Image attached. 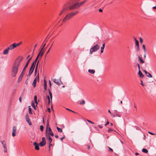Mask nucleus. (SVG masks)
<instances>
[{
    "label": "nucleus",
    "mask_w": 156,
    "mask_h": 156,
    "mask_svg": "<svg viewBox=\"0 0 156 156\" xmlns=\"http://www.w3.org/2000/svg\"><path fill=\"white\" fill-rule=\"evenodd\" d=\"M86 2V0H85L82 2L74 3L73 0H70L68 1L64 5L59 15H60L61 14L65 12L68 10H72L79 8Z\"/></svg>",
    "instance_id": "f257e3e1"
},
{
    "label": "nucleus",
    "mask_w": 156,
    "mask_h": 156,
    "mask_svg": "<svg viewBox=\"0 0 156 156\" xmlns=\"http://www.w3.org/2000/svg\"><path fill=\"white\" fill-rule=\"evenodd\" d=\"M19 66L18 64L14 63L11 69V76L12 77H15L16 75Z\"/></svg>",
    "instance_id": "f03ea898"
},
{
    "label": "nucleus",
    "mask_w": 156,
    "mask_h": 156,
    "mask_svg": "<svg viewBox=\"0 0 156 156\" xmlns=\"http://www.w3.org/2000/svg\"><path fill=\"white\" fill-rule=\"evenodd\" d=\"M79 11H77L74 12H70L68 13L67 15L63 19L62 21L63 22H66L67 20H69L72 18Z\"/></svg>",
    "instance_id": "7ed1b4c3"
},
{
    "label": "nucleus",
    "mask_w": 156,
    "mask_h": 156,
    "mask_svg": "<svg viewBox=\"0 0 156 156\" xmlns=\"http://www.w3.org/2000/svg\"><path fill=\"white\" fill-rule=\"evenodd\" d=\"M99 46L98 44H96L94 46L90 49V54H91L93 52L97 51L99 48Z\"/></svg>",
    "instance_id": "20e7f679"
},
{
    "label": "nucleus",
    "mask_w": 156,
    "mask_h": 156,
    "mask_svg": "<svg viewBox=\"0 0 156 156\" xmlns=\"http://www.w3.org/2000/svg\"><path fill=\"white\" fill-rule=\"evenodd\" d=\"M53 81L55 83L58 85L62 84V83L61 80L60 78L59 79V80L56 79H53Z\"/></svg>",
    "instance_id": "39448f33"
},
{
    "label": "nucleus",
    "mask_w": 156,
    "mask_h": 156,
    "mask_svg": "<svg viewBox=\"0 0 156 156\" xmlns=\"http://www.w3.org/2000/svg\"><path fill=\"white\" fill-rule=\"evenodd\" d=\"M46 129V133L48 132H49L51 131V128L49 126V122H48H48L47 123Z\"/></svg>",
    "instance_id": "423d86ee"
},
{
    "label": "nucleus",
    "mask_w": 156,
    "mask_h": 156,
    "mask_svg": "<svg viewBox=\"0 0 156 156\" xmlns=\"http://www.w3.org/2000/svg\"><path fill=\"white\" fill-rule=\"evenodd\" d=\"M16 128L15 126H14L12 128V136L13 137H14L16 133Z\"/></svg>",
    "instance_id": "0eeeda50"
},
{
    "label": "nucleus",
    "mask_w": 156,
    "mask_h": 156,
    "mask_svg": "<svg viewBox=\"0 0 156 156\" xmlns=\"http://www.w3.org/2000/svg\"><path fill=\"white\" fill-rule=\"evenodd\" d=\"M25 117L26 121L28 122L29 125H32V123L30 121V119L28 117V115L27 114H26Z\"/></svg>",
    "instance_id": "6e6552de"
},
{
    "label": "nucleus",
    "mask_w": 156,
    "mask_h": 156,
    "mask_svg": "<svg viewBox=\"0 0 156 156\" xmlns=\"http://www.w3.org/2000/svg\"><path fill=\"white\" fill-rule=\"evenodd\" d=\"M23 59V57H21V58L19 60L18 59H16L14 63H16V64H18V65L19 66L20 63L22 62Z\"/></svg>",
    "instance_id": "1a4fd4ad"
},
{
    "label": "nucleus",
    "mask_w": 156,
    "mask_h": 156,
    "mask_svg": "<svg viewBox=\"0 0 156 156\" xmlns=\"http://www.w3.org/2000/svg\"><path fill=\"white\" fill-rule=\"evenodd\" d=\"M9 50H12V49L16 48V46L15 45V43L9 46V47H8Z\"/></svg>",
    "instance_id": "9d476101"
},
{
    "label": "nucleus",
    "mask_w": 156,
    "mask_h": 156,
    "mask_svg": "<svg viewBox=\"0 0 156 156\" xmlns=\"http://www.w3.org/2000/svg\"><path fill=\"white\" fill-rule=\"evenodd\" d=\"M34 145L35 146V149L37 150H39V144L36 142L34 143Z\"/></svg>",
    "instance_id": "9b49d317"
},
{
    "label": "nucleus",
    "mask_w": 156,
    "mask_h": 156,
    "mask_svg": "<svg viewBox=\"0 0 156 156\" xmlns=\"http://www.w3.org/2000/svg\"><path fill=\"white\" fill-rule=\"evenodd\" d=\"M138 61H139L140 63L141 64H143L144 63V61L143 60V59L141 58L139 56H138Z\"/></svg>",
    "instance_id": "f8f14e48"
},
{
    "label": "nucleus",
    "mask_w": 156,
    "mask_h": 156,
    "mask_svg": "<svg viewBox=\"0 0 156 156\" xmlns=\"http://www.w3.org/2000/svg\"><path fill=\"white\" fill-rule=\"evenodd\" d=\"M45 44L44 45H43V47H42V48H41V51H40V52H39V54L37 56V57L36 58L37 59H38V58H39V56H40V53H41V52L42 51V50L43 49L44 47L45 46Z\"/></svg>",
    "instance_id": "ddd939ff"
},
{
    "label": "nucleus",
    "mask_w": 156,
    "mask_h": 156,
    "mask_svg": "<svg viewBox=\"0 0 156 156\" xmlns=\"http://www.w3.org/2000/svg\"><path fill=\"white\" fill-rule=\"evenodd\" d=\"M45 44L44 45H43V47H42V48H41V51H40V52H39V54L37 56V57L36 58L37 59H38V58H39V56H40V53H41V52L42 51V50L43 49L44 47L45 46Z\"/></svg>",
    "instance_id": "4468645a"
},
{
    "label": "nucleus",
    "mask_w": 156,
    "mask_h": 156,
    "mask_svg": "<svg viewBox=\"0 0 156 156\" xmlns=\"http://www.w3.org/2000/svg\"><path fill=\"white\" fill-rule=\"evenodd\" d=\"M45 44L44 45H43V47H42V48H41V51H40V52H39V54L37 56V57L36 58L37 59H38V58H39V56H40V53H41V52L42 51V50L43 49L44 47L45 46Z\"/></svg>",
    "instance_id": "2eb2a0df"
},
{
    "label": "nucleus",
    "mask_w": 156,
    "mask_h": 156,
    "mask_svg": "<svg viewBox=\"0 0 156 156\" xmlns=\"http://www.w3.org/2000/svg\"><path fill=\"white\" fill-rule=\"evenodd\" d=\"M45 44L44 45H43V47H42V48H41V51H40V52H39V54L37 56V57L36 58L37 59H38V58H39V56H40V53H41V52L42 51V50L43 49L44 47L45 46Z\"/></svg>",
    "instance_id": "dca6fc26"
},
{
    "label": "nucleus",
    "mask_w": 156,
    "mask_h": 156,
    "mask_svg": "<svg viewBox=\"0 0 156 156\" xmlns=\"http://www.w3.org/2000/svg\"><path fill=\"white\" fill-rule=\"evenodd\" d=\"M1 143L3 145L4 148H6L7 146L6 144L5 141H1Z\"/></svg>",
    "instance_id": "f3484780"
},
{
    "label": "nucleus",
    "mask_w": 156,
    "mask_h": 156,
    "mask_svg": "<svg viewBox=\"0 0 156 156\" xmlns=\"http://www.w3.org/2000/svg\"><path fill=\"white\" fill-rule=\"evenodd\" d=\"M9 50V49L8 47L7 48H6L4 51L3 54L4 55L7 54L8 53Z\"/></svg>",
    "instance_id": "a211bd4d"
},
{
    "label": "nucleus",
    "mask_w": 156,
    "mask_h": 156,
    "mask_svg": "<svg viewBox=\"0 0 156 156\" xmlns=\"http://www.w3.org/2000/svg\"><path fill=\"white\" fill-rule=\"evenodd\" d=\"M33 56V55H32V56L27 61V62L26 64H25V66H26V67H28V66L29 63L30 61L31 60V59H32V58Z\"/></svg>",
    "instance_id": "6ab92c4d"
},
{
    "label": "nucleus",
    "mask_w": 156,
    "mask_h": 156,
    "mask_svg": "<svg viewBox=\"0 0 156 156\" xmlns=\"http://www.w3.org/2000/svg\"><path fill=\"white\" fill-rule=\"evenodd\" d=\"M138 74L139 75L140 77L141 78L144 77V76L142 72L140 71V70H139Z\"/></svg>",
    "instance_id": "aec40b11"
},
{
    "label": "nucleus",
    "mask_w": 156,
    "mask_h": 156,
    "mask_svg": "<svg viewBox=\"0 0 156 156\" xmlns=\"http://www.w3.org/2000/svg\"><path fill=\"white\" fill-rule=\"evenodd\" d=\"M48 140L49 143H51L52 141V139L50 136H47Z\"/></svg>",
    "instance_id": "412c9836"
},
{
    "label": "nucleus",
    "mask_w": 156,
    "mask_h": 156,
    "mask_svg": "<svg viewBox=\"0 0 156 156\" xmlns=\"http://www.w3.org/2000/svg\"><path fill=\"white\" fill-rule=\"evenodd\" d=\"M24 75V74H23V75H22V73H21V74L19 78V79L18 80V82L19 83L20 82V81L21 80L22 78L23 77Z\"/></svg>",
    "instance_id": "4be33fe9"
},
{
    "label": "nucleus",
    "mask_w": 156,
    "mask_h": 156,
    "mask_svg": "<svg viewBox=\"0 0 156 156\" xmlns=\"http://www.w3.org/2000/svg\"><path fill=\"white\" fill-rule=\"evenodd\" d=\"M114 114L116 115V116L120 117L121 116L119 114V112L117 110H115Z\"/></svg>",
    "instance_id": "5701e85b"
},
{
    "label": "nucleus",
    "mask_w": 156,
    "mask_h": 156,
    "mask_svg": "<svg viewBox=\"0 0 156 156\" xmlns=\"http://www.w3.org/2000/svg\"><path fill=\"white\" fill-rule=\"evenodd\" d=\"M27 67H26V66H24V68L23 69L22 72L21 73L22 74H23L24 75V73L26 72V69H27Z\"/></svg>",
    "instance_id": "b1692460"
},
{
    "label": "nucleus",
    "mask_w": 156,
    "mask_h": 156,
    "mask_svg": "<svg viewBox=\"0 0 156 156\" xmlns=\"http://www.w3.org/2000/svg\"><path fill=\"white\" fill-rule=\"evenodd\" d=\"M37 82L36 78H35L34 80L32 85L34 87H36V83Z\"/></svg>",
    "instance_id": "393cba45"
},
{
    "label": "nucleus",
    "mask_w": 156,
    "mask_h": 156,
    "mask_svg": "<svg viewBox=\"0 0 156 156\" xmlns=\"http://www.w3.org/2000/svg\"><path fill=\"white\" fill-rule=\"evenodd\" d=\"M44 90H47V84L46 81L44 80Z\"/></svg>",
    "instance_id": "a878e982"
},
{
    "label": "nucleus",
    "mask_w": 156,
    "mask_h": 156,
    "mask_svg": "<svg viewBox=\"0 0 156 156\" xmlns=\"http://www.w3.org/2000/svg\"><path fill=\"white\" fill-rule=\"evenodd\" d=\"M46 133L47 136L51 135V136H53L54 135L53 133L51 131Z\"/></svg>",
    "instance_id": "bb28decb"
},
{
    "label": "nucleus",
    "mask_w": 156,
    "mask_h": 156,
    "mask_svg": "<svg viewBox=\"0 0 156 156\" xmlns=\"http://www.w3.org/2000/svg\"><path fill=\"white\" fill-rule=\"evenodd\" d=\"M105 43L103 44L102 45V46L101 47V53H102L103 52V50L105 48Z\"/></svg>",
    "instance_id": "cd10ccee"
},
{
    "label": "nucleus",
    "mask_w": 156,
    "mask_h": 156,
    "mask_svg": "<svg viewBox=\"0 0 156 156\" xmlns=\"http://www.w3.org/2000/svg\"><path fill=\"white\" fill-rule=\"evenodd\" d=\"M34 70V69L30 68V70L29 71V72L28 75H29L30 76L31 75V74H32Z\"/></svg>",
    "instance_id": "c85d7f7f"
},
{
    "label": "nucleus",
    "mask_w": 156,
    "mask_h": 156,
    "mask_svg": "<svg viewBox=\"0 0 156 156\" xmlns=\"http://www.w3.org/2000/svg\"><path fill=\"white\" fill-rule=\"evenodd\" d=\"M48 36L46 37V38L45 39V40H44V41L41 46V47L42 46V47H43L44 45L45 44H46V43L47 42V41H48Z\"/></svg>",
    "instance_id": "c756f323"
},
{
    "label": "nucleus",
    "mask_w": 156,
    "mask_h": 156,
    "mask_svg": "<svg viewBox=\"0 0 156 156\" xmlns=\"http://www.w3.org/2000/svg\"><path fill=\"white\" fill-rule=\"evenodd\" d=\"M88 72L91 74H94L95 72V71L94 69H89L88 71Z\"/></svg>",
    "instance_id": "7c9ffc66"
},
{
    "label": "nucleus",
    "mask_w": 156,
    "mask_h": 156,
    "mask_svg": "<svg viewBox=\"0 0 156 156\" xmlns=\"http://www.w3.org/2000/svg\"><path fill=\"white\" fill-rule=\"evenodd\" d=\"M44 53V51H42L41 52L40 54V56L39 57V60L41 59Z\"/></svg>",
    "instance_id": "2f4dec72"
},
{
    "label": "nucleus",
    "mask_w": 156,
    "mask_h": 156,
    "mask_svg": "<svg viewBox=\"0 0 156 156\" xmlns=\"http://www.w3.org/2000/svg\"><path fill=\"white\" fill-rule=\"evenodd\" d=\"M48 92H49V94L50 95V98L51 99V101L52 99V93H51V91L50 90V89H48Z\"/></svg>",
    "instance_id": "473e14b6"
},
{
    "label": "nucleus",
    "mask_w": 156,
    "mask_h": 156,
    "mask_svg": "<svg viewBox=\"0 0 156 156\" xmlns=\"http://www.w3.org/2000/svg\"><path fill=\"white\" fill-rule=\"evenodd\" d=\"M46 144L45 143H44L43 142H42V141H41L40 143H39V145L41 146V147H43Z\"/></svg>",
    "instance_id": "72a5a7b5"
},
{
    "label": "nucleus",
    "mask_w": 156,
    "mask_h": 156,
    "mask_svg": "<svg viewBox=\"0 0 156 156\" xmlns=\"http://www.w3.org/2000/svg\"><path fill=\"white\" fill-rule=\"evenodd\" d=\"M142 151L144 153H147L148 152V151L145 148H143L142 149Z\"/></svg>",
    "instance_id": "f704fd0d"
},
{
    "label": "nucleus",
    "mask_w": 156,
    "mask_h": 156,
    "mask_svg": "<svg viewBox=\"0 0 156 156\" xmlns=\"http://www.w3.org/2000/svg\"><path fill=\"white\" fill-rule=\"evenodd\" d=\"M134 40H135V42H136V46H139V41L138 40H136V39L135 38H134Z\"/></svg>",
    "instance_id": "c9c22d12"
},
{
    "label": "nucleus",
    "mask_w": 156,
    "mask_h": 156,
    "mask_svg": "<svg viewBox=\"0 0 156 156\" xmlns=\"http://www.w3.org/2000/svg\"><path fill=\"white\" fill-rule=\"evenodd\" d=\"M56 128H57V130H58V132H60V133L62 132V129H61L60 128H59L58 127H57Z\"/></svg>",
    "instance_id": "e433bc0d"
},
{
    "label": "nucleus",
    "mask_w": 156,
    "mask_h": 156,
    "mask_svg": "<svg viewBox=\"0 0 156 156\" xmlns=\"http://www.w3.org/2000/svg\"><path fill=\"white\" fill-rule=\"evenodd\" d=\"M31 105L32 107H33V108H34V109L36 110V108L35 106V104L33 102H32L31 103Z\"/></svg>",
    "instance_id": "4c0bfd02"
},
{
    "label": "nucleus",
    "mask_w": 156,
    "mask_h": 156,
    "mask_svg": "<svg viewBox=\"0 0 156 156\" xmlns=\"http://www.w3.org/2000/svg\"><path fill=\"white\" fill-rule=\"evenodd\" d=\"M42 142H43L44 143H45V144H46V140H45V138L44 137H43L42 138Z\"/></svg>",
    "instance_id": "58836bf2"
},
{
    "label": "nucleus",
    "mask_w": 156,
    "mask_h": 156,
    "mask_svg": "<svg viewBox=\"0 0 156 156\" xmlns=\"http://www.w3.org/2000/svg\"><path fill=\"white\" fill-rule=\"evenodd\" d=\"M29 113L30 114H32V113L31 111V109L30 108H29Z\"/></svg>",
    "instance_id": "ea45409f"
},
{
    "label": "nucleus",
    "mask_w": 156,
    "mask_h": 156,
    "mask_svg": "<svg viewBox=\"0 0 156 156\" xmlns=\"http://www.w3.org/2000/svg\"><path fill=\"white\" fill-rule=\"evenodd\" d=\"M143 48L144 50V51L145 52H146V49L145 46V45L143 44Z\"/></svg>",
    "instance_id": "a19ab883"
},
{
    "label": "nucleus",
    "mask_w": 156,
    "mask_h": 156,
    "mask_svg": "<svg viewBox=\"0 0 156 156\" xmlns=\"http://www.w3.org/2000/svg\"><path fill=\"white\" fill-rule=\"evenodd\" d=\"M147 76L150 77V78H151L152 77V75L149 73H147Z\"/></svg>",
    "instance_id": "79ce46f5"
},
{
    "label": "nucleus",
    "mask_w": 156,
    "mask_h": 156,
    "mask_svg": "<svg viewBox=\"0 0 156 156\" xmlns=\"http://www.w3.org/2000/svg\"><path fill=\"white\" fill-rule=\"evenodd\" d=\"M22 42H20L18 43H17V44H16L15 43V45L16 46V47H18L19 46H20Z\"/></svg>",
    "instance_id": "37998d69"
},
{
    "label": "nucleus",
    "mask_w": 156,
    "mask_h": 156,
    "mask_svg": "<svg viewBox=\"0 0 156 156\" xmlns=\"http://www.w3.org/2000/svg\"><path fill=\"white\" fill-rule=\"evenodd\" d=\"M44 127L43 126L41 125L40 126V129L41 131H43V130Z\"/></svg>",
    "instance_id": "c03bdc74"
},
{
    "label": "nucleus",
    "mask_w": 156,
    "mask_h": 156,
    "mask_svg": "<svg viewBox=\"0 0 156 156\" xmlns=\"http://www.w3.org/2000/svg\"><path fill=\"white\" fill-rule=\"evenodd\" d=\"M85 103V101L84 100H83L81 101L80 102V104L83 105Z\"/></svg>",
    "instance_id": "a18cd8bd"
},
{
    "label": "nucleus",
    "mask_w": 156,
    "mask_h": 156,
    "mask_svg": "<svg viewBox=\"0 0 156 156\" xmlns=\"http://www.w3.org/2000/svg\"><path fill=\"white\" fill-rule=\"evenodd\" d=\"M108 148L109 149V151H110H110L113 152V150L110 147H108Z\"/></svg>",
    "instance_id": "49530a36"
},
{
    "label": "nucleus",
    "mask_w": 156,
    "mask_h": 156,
    "mask_svg": "<svg viewBox=\"0 0 156 156\" xmlns=\"http://www.w3.org/2000/svg\"><path fill=\"white\" fill-rule=\"evenodd\" d=\"M49 85L50 87V89H51V83L50 80L49 81Z\"/></svg>",
    "instance_id": "de8ad7c7"
},
{
    "label": "nucleus",
    "mask_w": 156,
    "mask_h": 156,
    "mask_svg": "<svg viewBox=\"0 0 156 156\" xmlns=\"http://www.w3.org/2000/svg\"><path fill=\"white\" fill-rule=\"evenodd\" d=\"M36 62H33L32 64V66H35V65H36Z\"/></svg>",
    "instance_id": "09e8293b"
},
{
    "label": "nucleus",
    "mask_w": 156,
    "mask_h": 156,
    "mask_svg": "<svg viewBox=\"0 0 156 156\" xmlns=\"http://www.w3.org/2000/svg\"><path fill=\"white\" fill-rule=\"evenodd\" d=\"M65 138V136L64 135L63 136L60 138V140L62 141L63 139Z\"/></svg>",
    "instance_id": "8fccbe9b"
},
{
    "label": "nucleus",
    "mask_w": 156,
    "mask_h": 156,
    "mask_svg": "<svg viewBox=\"0 0 156 156\" xmlns=\"http://www.w3.org/2000/svg\"><path fill=\"white\" fill-rule=\"evenodd\" d=\"M87 121L88 122H89V123H91V124H94V123L93 122H92V121H90V120H89L88 119H87Z\"/></svg>",
    "instance_id": "3c124183"
},
{
    "label": "nucleus",
    "mask_w": 156,
    "mask_h": 156,
    "mask_svg": "<svg viewBox=\"0 0 156 156\" xmlns=\"http://www.w3.org/2000/svg\"><path fill=\"white\" fill-rule=\"evenodd\" d=\"M140 50V48H139V46H137V48H136V51H138Z\"/></svg>",
    "instance_id": "603ef678"
},
{
    "label": "nucleus",
    "mask_w": 156,
    "mask_h": 156,
    "mask_svg": "<svg viewBox=\"0 0 156 156\" xmlns=\"http://www.w3.org/2000/svg\"><path fill=\"white\" fill-rule=\"evenodd\" d=\"M35 67V66L31 65L30 66V68L32 69H34Z\"/></svg>",
    "instance_id": "864d4df0"
},
{
    "label": "nucleus",
    "mask_w": 156,
    "mask_h": 156,
    "mask_svg": "<svg viewBox=\"0 0 156 156\" xmlns=\"http://www.w3.org/2000/svg\"><path fill=\"white\" fill-rule=\"evenodd\" d=\"M37 45V44H36L34 46V50H33V53H32V54H33V55H33V54H34V50H35V48H36V47Z\"/></svg>",
    "instance_id": "5fc2aeb1"
},
{
    "label": "nucleus",
    "mask_w": 156,
    "mask_h": 156,
    "mask_svg": "<svg viewBox=\"0 0 156 156\" xmlns=\"http://www.w3.org/2000/svg\"><path fill=\"white\" fill-rule=\"evenodd\" d=\"M36 80L37 79L38 81V80H39V73H38L37 75V76L36 77Z\"/></svg>",
    "instance_id": "6e6d98bb"
},
{
    "label": "nucleus",
    "mask_w": 156,
    "mask_h": 156,
    "mask_svg": "<svg viewBox=\"0 0 156 156\" xmlns=\"http://www.w3.org/2000/svg\"><path fill=\"white\" fill-rule=\"evenodd\" d=\"M37 96L36 95H35L34 97V100L35 101H37Z\"/></svg>",
    "instance_id": "4d7b16f0"
},
{
    "label": "nucleus",
    "mask_w": 156,
    "mask_h": 156,
    "mask_svg": "<svg viewBox=\"0 0 156 156\" xmlns=\"http://www.w3.org/2000/svg\"><path fill=\"white\" fill-rule=\"evenodd\" d=\"M140 42L141 43L143 42V40L141 37L140 38Z\"/></svg>",
    "instance_id": "13d9d810"
},
{
    "label": "nucleus",
    "mask_w": 156,
    "mask_h": 156,
    "mask_svg": "<svg viewBox=\"0 0 156 156\" xmlns=\"http://www.w3.org/2000/svg\"><path fill=\"white\" fill-rule=\"evenodd\" d=\"M148 133H149L151 134V135H155V134H154L153 133H152V132H148Z\"/></svg>",
    "instance_id": "bf43d9fd"
},
{
    "label": "nucleus",
    "mask_w": 156,
    "mask_h": 156,
    "mask_svg": "<svg viewBox=\"0 0 156 156\" xmlns=\"http://www.w3.org/2000/svg\"><path fill=\"white\" fill-rule=\"evenodd\" d=\"M143 72H144L145 74H147V73H148V72H147L145 70H143Z\"/></svg>",
    "instance_id": "052dcab7"
},
{
    "label": "nucleus",
    "mask_w": 156,
    "mask_h": 156,
    "mask_svg": "<svg viewBox=\"0 0 156 156\" xmlns=\"http://www.w3.org/2000/svg\"><path fill=\"white\" fill-rule=\"evenodd\" d=\"M113 131V130L111 129H108V132H110L111 131Z\"/></svg>",
    "instance_id": "680f3d73"
},
{
    "label": "nucleus",
    "mask_w": 156,
    "mask_h": 156,
    "mask_svg": "<svg viewBox=\"0 0 156 156\" xmlns=\"http://www.w3.org/2000/svg\"><path fill=\"white\" fill-rule=\"evenodd\" d=\"M137 65L138 67V69H139V70H140V65L138 63H137Z\"/></svg>",
    "instance_id": "e2e57ef3"
},
{
    "label": "nucleus",
    "mask_w": 156,
    "mask_h": 156,
    "mask_svg": "<svg viewBox=\"0 0 156 156\" xmlns=\"http://www.w3.org/2000/svg\"><path fill=\"white\" fill-rule=\"evenodd\" d=\"M141 84L143 86H144V85L143 84V81L142 80H141Z\"/></svg>",
    "instance_id": "0e129e2a"
},
{
    "label": "nucleus",
    "mask_w": 156,
    "mask_h": 156,
    "mask_svg": "<svg viewBox=\"0 0 156 156\" xmlns=\"http://www.w3.org/2000/svg\"><path fill=\"white\" fill-rule=\"evenodd\" d=\"M47 97V98L48 100V101L50 100V98L49 96L48 95Z\"/></svg>",
    "instance_id": "69168bd1"
},
{
    "label": "nucleus",
    "mask_w": 156,
    "mask_h": 156,
    "mask_svg": "<svg viewBox=\"0 0 156 156\" xmlns=\"http://www.w3.org/2000/svg\"><path fill=\"white\" fill-rule=\"evenodd\" d=\"M98 126L100 128V129H102V128H103V126H101V125H98Z\"/></svg>",
    "instance_id": "338daca9"
},
{
    "label": "nucleus",
    "mask_w": 156,
    "mask_h": 156,
    "mask_svg": "<svg viewBox=\"0 0 156 156\" xmlns=\"http://www.w3.org/2000/svg\"><path fill=\"white\" fill-rule=\"evenodd\" d=\"M109 124V122L108 121V122H107L106 123L105 125V126H106L107 125H108Z\"/></svg>",
    "instance_id": "774afa93"
}]
</instances>
